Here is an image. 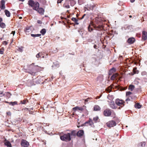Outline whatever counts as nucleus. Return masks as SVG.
I'll return each mask as SVG.
<instances>
[{"label": "nucleus", "mask_w": 147, "mask_h": 147, "mask_svg": "<svg viewBox=\"0 0 147 147\" xmlns=\"http://www.w3.org/2000/svg\"><path fill=\"white\" fill-rule=\"evenodd\" d=\"M72 20L74 22L75 24L76 25H78L79 24V23L78 22V20L76 18H71Z\"/></svg>", "instance_id": "25"}, {"label": "nucleus", "mask_w": 147, "mask_h": 147, "mask_svg": "<svg viewBox=\"0 0 147 147\" xmlns=\"http://www.w3.org/2000/svg\"><path fill=\"white\" fill-rule=\"evenodd\" d=\"M37 22L39 24H42V22L41 20H38L37 21Z\"/></svg>", "instance_id": "44"}, {"label": "nucleus", "mask_w": 147, "mask_h": 147, "mask_svg": "<svg viewBox=\"0 0 147 147\" xmlns=\"http://www.w3.org/2000/svg\"><path fill=\"white\" fill-rule=\"evenodd\" d=\"M127 98L125 100V101L127 102V103H128L127 102L129 101L131 99L130 98H131V99H132V98L131 96H129V97H127Z\"/></svg>", "instance_id": "35"}, {"label": "nucleus", "mask_w": 147, "mask_h": 147, "mask_svg": "<svg viewBox=\"0 0 147 147\" xmlns=\"http://www.w3.org/2000/svg\"><path fill=\"white\" fill-rule=\"evenodd\" d=\"M24 31L27 34H29L32 32V30L30 27H26L24 30Z\"/></svg>", "instance_id": "13"}, {"label": "nucleus", "mask_w": 147, "mask_h": 147, "mask_svg": "<svg viewBox=\"0 0 147 147\" xmlns=\"http://www.w3.org/2000/svg\"><path fill=\"white\" fill-rule=\"evenodd\" d=\"M60 138L61 140L65 142L70 141L71 140L70 134V133L67 134H63L60 133L59 134Z\"/></svg>", "instance_id": "3"}, {"label": "nucleus", "mask_w": 147, "mask_h": 147, "mask_svg": "<svg viewBox=\"0 0 147 147\" xmlns=\"http://www.w3.org/2000/svg\"><path fill=\"white\" fill-rule=\"evenodd\" d=\"M142 39L146 40L147 38V32L145 31L142 32Z\"/></svg>", "instance_id": "12"}, {"label": "nucleus", "mask_w": 147, "mask_h": 147, "mask_svg": "<svg viewBox=\"0 0 147 147\" xmlns=\"http://www.w3.org/2000/svg\"><path fill=\"white\" fill-rule=\"evenodd\" d=\"M112 88V87L111 86H110L106 89V91L107 92L109 93L111 91Z\"/></svg>", "instance_id": "24"}, {"label": "nucleus", "mask_w": 147, "mask_h": 147, "mask_svg": "<svg viewBox=\"0 0 147 147\" xmlns=\"http://www.w3.org/2000/svg\"><path fill=\"white\" fill-rule=\"evenodd\" d=\"M100 109L101 108L98 105H95L94 107V111H99Z\"/></svg>", "instance_id": "16"}, {"label": "nucleus", "mask_w": 147, "mask_h": 147, "mask_svg": "<svg viewBox=\"0 0 147 147\" xmlns=\"http://www.w3.org/2000/svg\"><path fill=\"white\" fill-rule=\"evenodd\" d=\"M2 21V19L1 18V27L4 28L5 27L6 25L3 22L1 23Z\"/></svg>", "instance_id": "21"}, {"label": "nucleus", "mask_w": 147, "mask_h": 147, "mask_svg": "<svg viewBox=\"0 0 147 147\" xmlns=\"http://www.w3.org/2000/svg\"><path fill=\"white\" fill-rule=\"evenodd\" d=\"M92 41V40L91 39H89L88 40V42H91Z\"/></svg>", "instance_id": "48"}, {"label": "nucleus", "mask_w": 147, "mask_h": 147, "mask_svg": "<svg viewBox=\"0 0 147 147\" xmlns=\"http://www.w3.org/2000/svg\"><path fill=\"white\" fill-rule=\"evenodd\" d=\"M96 30L100 31L103 29V22L101 18H96L93 21L91 22L88 27L89 32H91L93 30V27Z\"/></svg>", "instance_id": "1"}, {"label": "nucleus", "mask_w": 147, "mask_h": 147, "mask_svg": "<svg viewBox=\"0 0 147 147\" xmlns=\"http://www.w3.org/2000/svg\"><path fill=\"white\" fill-rule=\"evenodd\" d=\"M127 87L126 86L124 87H122L121 88V90H126V89H127Z\"/></svg>", "instance_id": "41"}, {"label": "nucleus", "mask_w": 147, "mask_h": 147, "mask_svg": "<svg viewBox=\"0 0 147 147\" xmlns=\"http://www.w3.org/2000/svg\"><path fill=\"white\" fill-rule=\"evenodd\" d=\"M93 47H94V48L95 49H97L98 48V47H97L98 46L96 45H94Z\"/></svg>", "instance_id": "46"}, {"label": "nucleus", "mask_w": 147, "mask_h": 147, "mask_svg": "<svg viewBox=\"0 0 147 147\" xmlns=\"http://www.w3.org/2000/svg\"><path fill=\"white\" fill-rule=\"evenodd\" d=\"M15 31H12L11 32V34H12L13 35H14V34H15Z\"/></svg>", "instance_id": "53"}, {"label": "nucleus", "mask_w": 147, "mask_h": 147, "mask_svg": "<svg viewBox=\"0 0 147 147\" xmlns=\"http://www.w3.org/2000/svg\"><path fill=\"white\" fill-rule=\"evenodd\" d=\"M4 51V49L3 47L1 49V54H3Z\"/></svg>", "instance_id": "40"}, {"label": "nucleus", "mask_w": 147, "mask_h": 147, "mask_svg": "<svg viewBox=\"0 0 147 147\" xmlns=\"http://www.w3.org/2000/svg\"><path fill=\"white\" fill-rule=\"evenodd\" d=\"M132 94V93L129 91H127L126 92V96L127 97H129L130 96V95Z\"/></svg>", "instance_id": "26"}, {"label": "nucleus", "mask_w": 147, "mask_h": 147, "mask_svg": "<svg viewBox=\"0 0 147 147\" xmlns=\"http://www.w3.org/2000/svg\"><path fill=\"white\" fill-rule=\"evenodd\" d=\"M20 1H22V2H23L24 1V0H19Z\"/></svg>", "instance_id": "58"}, {"label": "nucleus", "mask_w": 147, "mask_h": 147, "mask_svg": "<svg viewBox=\"0 0 147 147\" xmlns=\"http://www.w3.org/2000/svg\"><path fill=\"white\" fill-rule=\"evenodd\" d=\"M22 17H20L19 18L20 19H22Z\"/></svg>", "instance_id": "59"}, {"label": "nucleus", "mask_w": 147, "mask_h": 147, "mask_svg": "<svg viewBox=\"0 0 147 147\" xmlns=\"http://www.w3.org/2000/svg\"><path fill=\"white\" fill-rule=\"evenodd\" d=\"M77 127L78 128L79 127H80L79 125H77Z\"/></svg>", "instance_id": "61"}, {"label": "nucleus", "mask_w": 147, "mask_h": 147, "mask_svg": "<svg viewBox=\"0 0 147 147\" xmlns=\"http://www.w3.org/2000/svg\"><path fill=\"white\" fill-rule=\"evenodd\" d=\"M30 73L31 74H32V75H34V74H35V73L33 72H30Z\"/></svg>", "instance_id": "51"}, {"label": "nucleus", "mask_w": 147, "mask_h": 147, "mask_svg": "<svg viewBox=\"0 0 147 147\" xmlns=\"http://www.w3.org/2000/svg\"><path fill=\"white\" fill-rule=\"evenodd\" d=\"M0 94H1H1H3V92H1V93Z\"/></svg>", "instance_id": "62"}, {"label": "nucleus", "mask_w": 147, "mask_h": 147, "mask_svg": "<svg viewBox=\"0 0 147 147\" xmlns=\"http://www.w3.org/2000/svg\"><path fill=\"white\" fill-rule=\"evenodd\" d=\"M5 13L6 15L8 17H9L10 16V13L9 11L5 9Z\"/></svg>", "instance_id": "23"}, {"label": "nucleus", "mask_w": 147, "mask_h": 147, "mask_svg": "<svg viewBox=\"0 0 147 147\" xmlns=\"http://www.w3.org/2000/svg\"><path fill=\"white\" fill-rule=\"evenodd\" d=\"M93 120L96 123L98 121V120H99V118L97 116L96 117L93 118Z\"/></svg>", "instance_id": "30"}, {"label": "nucleus", "mask_w": 147, "mask_h": 147, "mask_svg": "<svg viewBox=\"0 0 147 147\" xmlns=\"http://www.w3.org/2000/svg\"><path fill=\"white\" fill-rule=\"evenodd\" d=\"M135 107L136 108L140 109L141 107V105L139 103H137L135 104Z\"/></svg>", "instance_id": "29"}, {"label": "nucleus", "mask_w": 147, "mask_h": 147, "mask_svg": "<svg viewBox=\"0 0 147 147\" xmlns=\"http://www.w3.org/2000/svg\"><path fill=\"white\" fill-rule=\"evenodd\" d=\"M145 142H142L138 144V147H144L145 146Z\"/></svg>", "instance_id": "22"}, {"label": "nucleus", "mask_w": 147, "mask_h": 147, "mask_svg": "<svg viewBox=\"0 0 147 147\" xmlns=\"http://www.w3.org/2000/svg\"><path fill=\"white\" fill-rule=\"evenodd\" d=\"M21 145L23 147H28L29 145V143L26 140L22 139L21 141Z\"/></svg>", "instance_id": "6"}, {"label": "nucleus", "mask_w": 147, "mask_h": 147, "mask_svg": "<svg viewBox=\"0 0 147 147\" xmlns=\"http://www.w3.org/2000/svg\"><path fill=\"white\" fill-rule=\"evenodd\" d=\"M95 6L94 5H92L91 7L90 8V9H92Z\"/></svg>", "instance_id": "52"}, {"label": "nucleus", "mask_w": 147, "mask_h": 147, "mask_svg": "<svg viewBox=\"0 0 147 147\" xmlns=\"http://www.w3.org/2000/svg\"><path fill=\"white\" fill-rule=\"evenodd\" d=\"M106 125L108 127L111 128L115 126L116 125V123L115 121L111 120L107 122L106 123Z\"/></svg>", "instance_id": "5"}, {"label": "nucleus", "mask_w": 147, "mask_h": 147, "mask_svg": "<svg viewBox=\"0 0 147 147\" xmlns=\"http://www.w3.org/2000/svg\"><path fill=\"white\" fill-rule=\"evenodd\" d=\"M46 30L45 29H42L40 31V33L43 35H44L46 32Z\"/></svg>", "instance_id": "28"}, {"label": "nucleus", "mask_w": 147, "mask_h": 147, "mask_svg": "<svg viewBox=\"0 0 147 147\" xmlns=\"http://www.w3.org/2000/svg\"><path fill=\"white\" fill-rule=\"evenodd\" d=\"M86 16V14H84L82 16V18L81 19H83L84 18V17L85 16Z\"/></svg>", "instance_id": "56"}, {"label": "nucleus", "mask_w": 147, "mask_h": 147, "mask_svg": "<svg viewBox=\"0 0 147 147\" xmlns=\"http://www.w3.org/2000/svg\"><path fill=\"white\" fill-rule=\"evenodd\" d=\"M6 94H7V96H8L9 97L10 96V94L8 92H5Z\"/></svg>", "instance_id": "50"}, {"label": "nucleus", "mask_w": 147, "mask_h": 147, "mask_svg": "<svg viewBox=\"0 0 147 147\" xmlns=\"http://www.w3.org/2000/svg\"><path fill=\"white\" fill-rule=\"evenodd\" d=\"M78 107L77 106L76 107H74L73 108V110L74 111H76L78 110Z\"/></svg>", "instance_id": "38"}, {"label": "nucleus", "mask_w": 147, "mask_h": 147, "mask_svg": "<svg viewBox=\"0 0 147 147\" xmlns=\"http://www.w3.org/2000/svg\"><path fill=\"white\" fill-rule=\"evenodd\" d=\"M5 102L6 103H9V105H12L13 106L17 104V102L16 101L14 102H8L7 101H5Z\"/></svg>", "instance_id": "27"}, {"label": "nucleus", "mask_w": 147, "mask_h": 147, "mask_svg": "<svg viewBox=\"0 0 147 147\" xmlns=\"http://www.w3.org/2000/svg\"><path fill=\"white\" fill-rule=\"evenodd\" d=\"M38 67V66H37V65L36 66H34L33 68L35 69L36 67Z\"/></svg>", "instance_id": "57"}, {"label": "nucleus", "mask_w": 147, "mask_h": 147, "mask_svg": "<svg viewBox=\"0 0 147 147\" xmlns=\"http://www.w3.org/2000/svg\"><path fill=\"white\" fill-rule=\"evenodd\" d=\"M63 6L64 7H65L67 9L69 8L70 7L69 5L66 3H65L63 4Z\"/></svg>", "instance_id": "32"}, {"label": "nucleus", "mask_w": 147, "mask_h": 147, "mask_svg": "<svg viewBox=\"0 0 147 147\" xmlns=\"http://www.w3.org/2000/svg\"><path fill=\"white\" fill-rule=\"evenodd\" d=\"M135 41V39L134 38L131 37L127 39V42L129 44H132L134 43Z\"/></svg>", "instance_id": "8"}, {"label": "nucleus", "mask_w": 147, "mask_h": 147, "mask_svg": "<svg viewBox=\"0 0 147 147\" xmlns=\"http://www.w3.org/2000/svg\"><path fill=\"white\" fill-rule=\"evenodd\" d=\"M135 86L133 84L130 85L128 87V90L131 91H132L135 88Z\"/></svg>", "instance_id": "19"}, {"label": "nucleus", "mask_w": 147, "mask_h": 147, "mask_svg": "<svg viewBox=\"0 0 147 147\" xmlns=\"http://www.w3.org/2000/svg\"><path fill=\"white\" fill-rule=\"evenodd\" d=\"M70 3L71 6L74 5L75 4V2L74 0H70Z\"/></svg>", "instance_id": "33"}, {"label": "nucleus", "mask_w": 147, "mask_h": 147, "mask_svg": "<svg viewBox=\"0 0 147 147\" xmlns=\"http://www.w3.org/2000/svg\"><path fill=\"white\" fill-rule=\"evenodd\" d=\"M92 99V98H87L86 99H85V102H87L88 101V99Z\"/></svg>", "instance_id": "47"}, {"label": "nucleus", "mask_w": 147, "mask_h": 147, "mask_svg": "<svg viewBox=\"0 0 147 147\" xmlns=\"http://www.w3.org/2000/svg\"><path fill=\"white\" fill-rule=\"evenodd\" d=\"M115 103L117 105L122 107L125 105V102L122 100L117 98L115 100Z\"/></svg>", "instance_id": "4"}, {"label": "nucleus", "mask_w": 147, "mask_h": 147, "mask_svg": "<svg viewBox=\"0 0 147 147\" xmlns=\"http://www.w3.org/2000/svg\"><path fill=\"white\" fill-rule=\"evenodd\" d=\"M129 18H131L132 17V16L130 15V16H129Z\"/></svg>", "instance_id": "60"}, {"label": "nucleus", "mask_w": 147, "mask_h": 147, "mask_svg": "<svg viewBox=\"0 0 147 147\" xmlns=\"http://www.w3.org/2000/svg\"><path fill=\"white\" fill-rule=\"evenodd\" d=\"M3 142L5 145L7 146V147H12V145L10 142L7 140L6 139H5Z\"/></svg>", "instance_id": "9"}, {"label": "nucleus", "mask_w": 147, "mask_h": 147, "mask_svg": "<svg viewBox=\"0 0 147 147\" xmlns=\"http://www.w3.org/2000/svg\"><path fill=\"white\" fill-rule=\"evenodd\" d=\"M109 105L112 109H115L117 108V105L113 101L109 103Z\"/></svg>", "instance_id": "10"}, {"label": "nucleus", "mask_w": 147, "mask_h": 147, "mask_svg": "<svg viewBox=\"0 0 147 147\" xmlns=\"http://www.w3.org/2000/svg\"><path fill=\"white\" fill-rule=\"evenodd\" d=\"M78 110L81 111H82L84 109L82 107H78Z\"/></svg>", "instance_id": "43"}, {"label": "nucleus", "mask_w": 147, "mask_h": 147, "mask_svg": "<svg viewBox=\"0 0 147 147\" xmlns=\"http://www.w3.org/2000/svg\"><path fill=\"white\" fill-rule=\"evenodd\" d=\"M31 35L33 37H39L41 35L40 34H31Z\"/></svg>", "instance_id": "31"}, {"label": "nucleus", "mask_w": 147, "mask_h": 147, "mask_svg": "<svg viewBox=\"0 0 147 147\" xmlns=\"http://www.w3.org/2000/svg\"><path fill=\"white\" fill-rule=\"evenodd\" d=\"M32 65V64H31V65H30V66H31V65Z\"/></svg>", "instance_id": "64"}, {"label": "nucleus", "mask_w": 147, "mask_h": 147, "mask_svg": "<svg viewBox=\"0 0 147 147\" xmlns=\"http://www.w3.org/2000/svg\"><path fill=\"white\" fill-rule=\"evenodd\" d=\"M28 110V109L26 108H25L24 109H22V110Z\"/></svg>", "instance_id": "55"}, {"label": "nucleus", "mask_w": 147, "mask_h": 147, "mask_svg": "<svg viewBox=\"0 0 147 147\" xmlns=\"http://www.w3.org/2000/svg\"><path fill=\"white\" fill-rule=\"evenodd\" d=\"M136 68L134 67L133 69V71L134 74H137L138 73V71L136 70Z\"/></svg>", "instance_id": "34"}, {"label": "nucleus", "mask_w": 147, "mask_h": 147, "mask_svg": "<svg viewBox=\"0 0 147 147\" xmlns=\"http://www.w3.org/2000/svg\"><path fill=\"white\" fill-rule=\"evenodd\" d=\"M87 123H89L90 125H91L93 124V122L92 120L90 119H89V120L88 121H87L85 122L84 124V125H86Z\"/></svg>", "instance_id": "20"}, {"label": "nucleus", "mask_w": 147, "mask_h": 147, "mask_svg": "<svg viewBox=\"0 0 147 147\" xmlns=\"http://www.w3.org/2000/svg\"><path fill=\"white\" fill-rule=\"evenodd\" d=\"M84 134V131L83 130H81L79 131L77 134V136L79 137H80L82 136Z\"/></svg>", "instance_id": "14"}, {"label": "nucleus", "mask_w": 147, "mask_h": 147, "mask_svg": "<svg viewBox=\"0 0 147 147\" xmlns=\"http://www.w3.org/2000/svg\"><path fill=\"white\" fill-rule=\"evenodd\" d=\"M41 54L40 53H39L38 54H37L36 55V57L38 58H39L40 57H41Z\"/></svg>", "instance_id": "37"}, {"label": "nucleus", "mask_w": 147, "mask_h": 147, "mask_svg": "<svg viewBox=\"0 0 147 147\" xmlns=\"http://www.w3.org/2000/svg\"><path fill=\"white\" fill-rule=\"evenodd\" d=\"M63 0H57V3H61Z\"/></svg>", "instance_id": "49"}, {"label": "nucleus", "mask_w": 147, "mask_h": 147, "mask_svg": "<svg viewBox=\"0 0 147 147\" xmlns=\"http://www.w3.org/2000/svg\"><path fill=\"white\" fill-rule=\"evenodd\" d=\"M5 95V94H3V96L4 95Z\"/></svg>", "instance_id": "63"}, {"label": "nucleus", "mask_w": 147, "mask_h": 147, "mask_svg": "<svg viewBox=\"0 0 147 147\" xmlns=\"http://www.w3.org/2000/svg\"><path fill=\"white\" fill-rule=\"evenodd\" d=\"M119 74L117 73H115L113 74L111 77V79L112 80H114L115 79V78L118 76Z\"/></svg>", "instance_id": "18"}, {"label": "nucleus", "mask_w": 147, "mask_h": 147, "mask_svg": "<svg viewBox=\"0 0 147 147\" xmlns=\"http://www.w3.org/2000/svg\"><path fill=\"white\" fill-rule=\"evenodd\" d=\"M29 6L33 8L34 10H36L39 7V4L37 1H34L32 0H29L28 2Z\"/></svg>", "instance_id": "2"}, {"label": "nucleus", "mask_w": 147, "mask_h": 147, "mask_svg": "<svg viewBox=\"0 0 147 147\" xmlns=\"http://www.w3.org/2000/svg\"><path fill=\"white\" fill-rule=\"evenodd\" d=\"M27 100H24L22 101H21V102L22 104H25L27 103Z\"/></svg>", "instance_id": "36"}, {"label": "nucleus", "mask_w": 147, "mask_h": 147, "mask_svg": "<svg viewBox=\"0 0 147 147\" xmlns=\"http://www.w3.org/2000/svg\"><path fill=\"white\" fill-rule=\"evenodd\" d=\"M36 11H37L41 15H43L45 12L44 9L41 7L39 8V7L37 9Z\"/></svg>", "instance_id": "11"}, {"label": "nucleus", "mask_w": 147, "mask_h": 147, "mask_svg": "<svg viewBox=\"0 0 147 147\" xmlns=\"http://www.w3.org/2000/svg\"><path fill=\"white\" fill-rule=\"evenodd\" d=\"M111 114V111L110 109H106L103 112V115L105 116L109 117Z\"/></svg>", "instance_id": "7"}, {"label": "nucleus", "mask_w": 147, "mask_h": 147, "mask_svg": "<svg viewBox=\"0 0 147 147\" xmlns=\"http://www.w3.org/2000/svg\"><path fill=\"white\" fill-rule=\"evenodd\" d=\"M116 71V69L115 68H112L111 69H110L109 72V75H111L112 73L115 72Z\"/></svg>", "instance_id": "17"}, {"label": "nucleus", "mask_w": 147, "mask_h": 147, "mask_svg": "<svg viewBox=\"0 0 147 147\" xmlns=\"http://www.w3.org/2000/svg\"><path fill=\"white\" fill-rule=\"evenodd\" d=\"M70 135H73L74 136H75L76 135V133H75V131H72L71 134L70 133Z\"/></svg>", "instance_id": "39"}, {"label": "nucleus", "mask_w": 147, "mask_h": 147, "mask_svg": "<svg viewBox=\"0 0 147 147\" xmlns=\"http://www.w3.org/2000/svg\"><path fill=\"white\" fill-rule=\"evenodd\" d=\"M5 1L4 0H2L1 1V9H4L5 8Z\"/></svg>", "instance_id": "15"}, {"label": "nucleus", "mask_w": 147, "mask_h": 147, "mask_svg": "<svg viewBox=\"0 0 147 147\" xmlns=\"http://www.w3.org/2000/svg\"><path fill=\"white\" fill-rule=\"evenodd\" d=\"M7 44V42L6 41H4L2 42V44L3 45H6Z\"/></svg>", "instance_id": "45"}, {"label": "nucleus", "mask_w": 147, "mask_h": 147, "mask_svg": "<svg viewBox=\"0 0 147 147\" xmlns=\"http://www.w3.org/2000/svg\"><path fill=\"white\" fill-rule=\"evenodd\" d=\"M6 113L7 115H8V116H11V113L9 111L7 112Z\"/></svg>", "instance_id": "42"}, {"label": "nucleus", "mask_w": 147, "mask_h": 147, "mask_svg": "<svg viewBox=\"0 0 147 147\" xmlns=\"http://www.w3.org/2000/svg\"><path fill=\"white\" fill-rule=\"evenodd\" d=\"M130 1L131 2L133 3L134 2L135 0H130Z\"/></svg>", "instance_id": "54"}]
</instances>
